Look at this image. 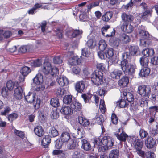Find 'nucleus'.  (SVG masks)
<instances>
[{"label": "nucleus", "instance_id": "nucleus-1", "mask_svg": "<svg viewBox=\"0 0 158 158\" xmlns=\"http://www.w3.org/2000/svg\"><path fill=\"white\" fill-rule=\"evenodd\" d=\"M129 57L127 52H124L122 54V60L121 62V66L125 74L132 75L135 73L136 66L129 63Z\"/></svg>", "mask_w": 158, "mask_h": 158}, {"label": "nucleus", "instance_id": "nucleus-2", "mask_svg": "<svg viewBox=\"0 0 158 158\" xmlns=\"http://www.w3.org/2000/svg\"><path fill=\"white\" fill-rule=\"evenodd\" d=\"M102 144L103 145L99 147L98 151L104 152L113 146L114 140L111 137L104 136L101 139Z\"/></svg>", "mask_w": 158, "mask_h": 158}, {"label": "nucleus", "instance_id": "nucleus-3", "mask_svg": "<svg viewBox=\"0 0 158 158\" xmlns=\"http://www.w3.org/2000/svg\"><path fill=\"white\" fill-rule=\"evenodd\" d=\"M103 73L102 71L96 70L91 75L92 82L96 85H101L103 82Z\"/></svg>", "mask_w": 158, "mask_h": 158}, {"label": "nucleus", "instance_id": "nucleus-4", "mask_svg": "<svg viewBox=\"0 0 158 158\" xmlns=\"http://www.w3.org/2000/svg\"><path fill=\"white\" fill-rule=\"evenodd\" d=\"M139 36L140 37V45L142 47L148 46V40L150 35L148 32L144 30H139Z\"/></svg>", "mask_w": 158, "mask_h": 158}, {"label": "nucleus", "instance_id": "nucleus-5", "mask_svg": "<svg viewBox=\"0 0 158 158\" xmlns=\"http://www.w3.org/2000/svg\"><path fill=\"white\" fill-rule=\"evenodd\" d=\"M151 92V88L149 86L143 85L138 87L137 93L142 97L149 98Z\"/></svg>", "mask_w": 158, "mask_h": 158}, {"label": "nucleus", "instance_id": "nucleus-6", "mask_svg": "<svg viewBox=\"0 0 158 158\" xmlns=\"http://www.w3.org/2000/svg\"><path fill=\"white\" fill-rule=\"evenodd\" d=\"M81 97L84 100L85 103L92 102V101L91 99L92 97L94 99V101L96 104H98V103L99 98L96 95L93 96L91 94H82Z\"/></svg>", "mask_w": 158, "mask_h": 158}, {"label": "nucleus", "instance_id": "nucleus-7", "mask_svg": "<svg viewBox=\"0 0 158 158\" xmlns=\"http://www.w3.org/2000/svg\"><path fill=\"white\" fill-rule=\"evenodd\" d=\"M122 31L127 33H130L134 30L133 26L130 23L127 22H123L120 26Z\"/></svg>", "mask_w": 158, "mask_h": 158}, {"label": "nucleus", "instance_id": "nucleus-8", "mask_svg": "<svg viewBox=\"0 0 158 158\" xmlns=\"http://www.w3.org/2000/svg\"><path fill=\"white\" fill-rule=\"evenodd\" d=\"M110 28V26L108 25L104 26L101 29V31L103 35L106 37H111L114 35L115 33V30L114 29H112L110 31V34H107L105 35V32H106L108 29Z\"/></svg>", "mask_w": 158, "mask_h": 158}, {"label": "nucleus", "instance_id": "nucleus-9", "mask_svg": "<svg viewBox=\"0 0 158 158\" xmlns=\"http://www.w3.org/2000/svg\"><path fill=\"white\" fill-rule=\"evenodd\" d=\"M23 90L22 87L18 85L15 86L14 95V97L18 99H20L22 97Z\"/></svg>", "mask_w": 158, "mask_h": 158}, {"label": "nucleus", "instance_id": "nucleus-10", "mask_svg": "<svg viewBox=\"0 0 158 158\" xmlns=\"http://www.w3.org/2000/svg\"><path fill=\"white\" fill-rule=\"evenodd\" d=\"M122 95L124 99L127 101L129 102H132L134 100L132 94L130 92H127V90H124L121 92V96Z\"/></svg>", "mask_w": 158, "mask_h": 158}, {"label": "nucleus", "instance_id": "nucleus-11", "mask_svg": "<svg viewBox=\"0 0 158 158\" xmlns=\"http://www.w3.org/2000/svg\"><path fill=\"white\" fill-rule=\"evenodd\" d=\"M121 17L123 22H131L134 19V17L132 15L124 12L122 14Z\"/></svg>", "mask_w": 158, "mask_h": 158}, {"label": "nucleus", "instance_id": "nucleus-12", "mask_svg": "<svg viewBox=\"0 0 158 158\" xmlns=\"http://www.w3.org/2000/svg\"><path fill=\"white\" fill-rule=\"evenodd\" d=\"M145 143L147 148H152L155 146L156 141L152 137L148 136L145 140Z\"/></svg>", "mask_w": 158, "mask_h": 158}, {"label": "nucleus", "instance_id": "nucleus-13", "mask_svg": "<svg viewBox=\"0 0 158 158\" xmlns=\"http://www.w3.org/2000/svg\"><path fill=\"white\" fill-rule=\"evenodd\" d=\"M69 141L66 145L67 148L68 149H74L78 147V143L77 141L71 139Z\"/></svg>", "mask_w": 158, "mask_h": 158}, {"label": "nucleus", "instance_id": "nucleus-14", "mask_svg": "<svg viewBox=\"0 0 158 158\" xmlns=\"http://www.w3.org/2000/svg\"><path fill=\"white\" fill-rule=\"evenodd\" d=\"M85 89L84 81H81L77 82L75 85V90L78 92L82 93Z\"/></svg>", "mask_w": 158, "mask_h": 158}, {"label": "nucleus", "instance_id": "nucleus-15", "mask_svg": "<svg viewBox=\"0 0 158 158\" xmlns=\"http://www.w3.org/2000/svg\"><path fill=\"white\" fill-rule=\"evenodd\" d=\"M57 81L61 86H64L68 84L69 81L66 77L64 76H60L56 79Z\"/></svg>", "mask_w": 158, "mask_h": 158}, {"label": "nucleus", "instance_id": "nucleus-16", "mask_svg": "<svg viewBox=\"0 0 158 158\" xmlns=\"http://www.w3.org/2000/svg\"><path fill=\"white\" fill-rule=\"evenodd\" d=\"M84 154L83 152L80 150H77L73 151L71 156V158H84Z\"/></svg>", "mask_w": 158, "mask_h": 158}, {"label": "nucleus", "instance_id": "nucleus-17", "mask_svg": "<svg viewBox=\"0 0 158 158\" xmlns=\"http://www.w3.org/2000/svg\"><path fill=\"white\" fill-rule=\"evenodd\" d=\"M52 68L51 64L50 62H45L44 63L43 68L42 69V71L44 74H48L50 73Z\"/></svg>", "mask_w": 158, "mask_h": 158}, {"label": "nucleus", "instance_id": "nucleus-18", "mask_svg": "<svg viewBox=\"0 0 158 158\" xmlns=\"http://www.w3.org/2000/svg\"><path fill=\"white\" fill-rule=\"evenodd\" d=\"M33 82L36 85H39L42 84L43 82V75L38 73L37 74L35 77L33 79Z\"/></svg>", "mask_w": 158, "mask_h": 158}, {"label": "nucleus", "instance_id": "nucleus-19", "mask_svg": "<svg viewBox=\"0 0 158 158\" xmlns=\"http://www.w3.org/2000/svg\"><path fill=\"white\" fill-rule=\"evenodd\" d=\"M81 63V59L77 56L72 57L68 61L69 64L71 65L79 64Z\"/></svg>", "mask_w": 158, "mask_h": 158}, {"label": "nucleus", "instance_id": "nucleus-20", "mask_svg": "<svg viewBox=\"0 0 158 158\" xmlns=\"http://www.w3.org/2000/svg\"><path fill=\"white\" fill-rule=\"evenodd\" d=\"M34 131L35 134L39 137H41L44 134V131L41 126H37L35 127Z\"/></svg>", "mask_w": 158, "mask_h": 158}, {"label": "nucleus", "instance_id": "nucleus-21", "mask_svg": "<svg viewBox=\"0 0 158 158\" xmlns=\"http://www.w3.org/2000/svg\"><path fill=\"white\" fill-rule=\"evenodd\" d=\"M81 148L86 151H89L91 149V146L89 143L85 139L81 140Z\"/></svg>", "mask_w": 158, "mask_h": 158}, {"label": "nucleus", "instance_id": "nucleus-22", "mask_svg": "<svg viewBox=\"0 0 158 158\" xmlns=\"http://www.w3.org/2000/svg\"><path fill=\"white\" fill-rule=\"evenodd\" d=\"M122 74V72L121 70L115 69L110 73V76L111 77L114 79H118L120 78Z\"/></svg>", "mask_w": 158, "mask_h": 158}, {"label": "nucleus", "instance_id": "nucleus-23", "mask_svg": "<svg viewBox=\"0 0 158 158\" xmlns=\"http://www.w3.org/2000/svg\"><path fill=\"white\" fill-rule=\"evenodd\" d=\"M150 71V69L148 67H143L140 70L139 74L140 76L146 77L148 76Z\"/></svg>", "mask_w": 158, "mask_h": 158}, {"label": "nucleus", "instance_id": "nucleus-24", "mask_svg": "<svg viewBox=\"0 0 158 158\" xmlns=\"http://www.w3.org/2000/svg\"><path fill=\"white\" fill-rule=\"evenodd\" d=\"M60 139L63 143H67L71 139L70 135L67 132H63L61 135Z\"/></svg>", "mask_w": 158, "mask_h": 158}, {"label": "nucleus", "instance_id": "nucleus-25", "mask_svg": "<svg viewBox=\"0 0 158 158\" xmlns=\"http://www.w3.org/2000/svg\"><path fill=\"white\" fill-rule=\"evenodd\" d=\"M114 135L117 139L121 141H125L128 137V135L123 131H122L120 134L115 133Z\"/></svg>", "mask_w": 158, "mask_h": 158}, {"label": "nucleus", "instance_id": "nucleus-26", "mask_svg": "<svg viewBox=\"0 0 158 158\" xmlns=\"http://www.w3.org/2000/svg\"><path fill=\"white\" fill-rule=\"evenodd\" d=\"M71 108L75 111H80L81 109V104L77 102H73L70 105Z\"/></svg>", "mask_w": 158, "mask_h": 158}, {"label": "nucleus", "instance_id": "nucleus-27", "mask_svg": "<svg viewBox=\"0 0 158 158\" xmlns=\"http://www.w3.org/2000/svg\"><path fill=\"white\" fill-rule=\"evenodd\" d=\"M142 53L144 56H143L147 57L153 56L154 54V52L152 48H147L142 51Z\"/></svg>", "mask_w": 158, "mask_h": 158}, {"label": "nucleus", "instance_id": "nucleus-28", "mask_svg": "<svg viewBox=\"0 0 158 158\" xmlns=\"http://www.w3.org/2000/svg\"><path fill=\"white\" fill-rule=\"evenodd\" d=\"M129 82V80L127 76L122 78L119 81L118 84L121 87L126 86Z\"/></svg>", "mask_w": 158, "mask_h": 158}, {"label": "nucleus", "instance_id": "nucleus-29", "mask_svg": "<svg viewBox=\"0 0 158 158\" xmlns=\"http://www.w3.org/2000/svg\"><path fill=\"white\" fill-rule=\"evenodd\" d=\"M78 121L79 123L83 126H87L90 124V122L89 120L81 116L78 117Z\"/></svg>", "mask_w": 158, "mask_h": 158}, {"label": "nucleus", "instance_id": "nucleus-30", "mask_svg": "<svg viewBox=\"0 0 158 158\" xmlns=\"http://www.w3.org/2000/svg\"><path fill=\"white\" fill-rule=\"evenodd\" d=\"M60 111L61 113L65 115L70 114L73 112L72 109L71 107L65 106L61 108Z\"/></svg>", "mask_w": 158, "mask_h": 158}, {"label": "nucleus", "instance_id": "nucleus-31", "mask_svg": "<svg viewBox=\"0 0 158 158\" xmlns=\"http://www.w3.org/2000/svg\"><path fill=\"white\" fill-rule=\"evenodd\" d=\"M35 96V93L29 92L27 95L25 96V99L27 102L31 103L34 101Z\"/></svg>", "mask_w": 158, "mask_h": 158}, {"label": "nucleus", "instance_id": "nucleus-32", "mask_svg": "<svg viewBox=\"0 0 158 158\" xmlns=\"http://www.w3.org/2000/svg\"><path fill=\"white\" fill-rule=\"evenodd\" d=\"M119 156V151L117 149L112 150L110 152L109 158H118Z\"/></svg>", "mask_w": 158, "mask_h": 158}, {"label": "nucleus", "instance_id": "nucleus-33", "mask_svg": "<svg viewBox=\"0 0 158 158\" xmlns=\"http://www.w3.org/2000/svg\"><path fill=\"white\" fill-rule=\"evenodd\" d=\"M120 40L123 44H125L130 41V39L128 35L125 34H123L120 36Z\"/></svg>", "mask_w": 158, "mask_h": 158}, {"label": "nucleus", "instance_id": "nucleus-34", "mask_svg": "<svg viewBox=\"0 0 158 158\" xmlns=\"http://www.w3.org/2000/svg\"><path fill=\"white\" fill-rule=\"evenodd\" d=\"M139 51V48L137 46H131L129 48V52L133 56L136 55Z\"/></svg>", "mask_w": 158, "mask_h": 158}, {"label": "nucleus", "instance_id": "nucleus-35", "mask_svg": "<svg viewBox=\"0 0 158 158\" xmlns=\"http://www.w3.org/2000/svg\"><path fill=\"white\" fill-rule=\"evenodd\" d=\"M141 65L143 67H147L149 63V60L147 57L143 56L140 59Z\"/></svg>", "mask_w": 158, "mask_h": 158}, {"label": "nucleus", "instance_id": "nucleus-36", "mask_svg": "<svg viewBox=\"0 0 158 158\" xmlns=\"http://www.w3.org/2000/svg\"><path fill=\"white\" fill-rule=\"evenodd\" d=\"M48 134L50 137H55L58 135V132L57 130L53 127L50 129Z\"/></svg>", "mask_w": 158, "mask_h": 158}, {"label": "nucleus", "instance_id": "nucleus-37", "mask_svg": "<svg viewBox=\"0 0 158 158\" xmlns=\"http://www.w3.org/2000/svg\"><path fill=\"white\" fill-rule=\"evenodd\" d=\"M105 53L108 59L111 58L114 55V50L110 48H107L105 51Z\"/></svg>", "mask_w": 158, "mask_h": 158}, {"label": "nucleus", "instance_id": "nucleus-38", "mask_svg": "<svg viewBox=\"0 0 158 158\" xmlns=\"http://www.w3.org/2000/svg\"><path fill=\"white\" fill-rule=\"evenodd\" d=\"M110 44L114 47H117L119 45V40L115 38H111L109 41Z\"/></svg>", "mask_w": 158, "mask_h": 158}, {"label": "nucleus", "instance_id": "nucleus-39", "mask_svg": "<svg viewBox=\"0 0 158 158\" xmlns=\"http://www.w3.org/2000/svg\"><path fill=\"white\" fill-rule=\"evenodd\" d=\"M30 71V68L26 66L22 67L20 71L21 73L24 76H27Z\"/></svg>", "mask_w": 158, "mask_h": 158}, {"label": "nucleus", "instance_id": "nucleus-40", "mask_svg": "<svg viewBox=\"0 0 158 158\" xmlns=\"http://www.w3.org/2000/svg\"><path fill=\"white\" fill-rule=\"evenodd\" d=\"M10 91L6 89L5 87H3L1 90V93L2 96L4 98H7L9 97Z\"/></svg>", "mask_w": 158, "mask_h": 158}, {"label": "nucleus", "instance_id": "nucleus-41", "mask_svg": "<svg viewBox=\"0 0 158 158\" xmlns=\"http://www.w3.org/2000/svg\"><path fill=\"white\" fill-rule=\"evenodd\" d=\"M49 135H46L42 140V143L43 146H45L49 144L51 141Z\"/></svg>", "mask_w": 158, "mask_h": 158}, {"label": "nucleus", "instance_id": "nucleus-42", "mask_svg": "<svg viewBox=\"0 0 158 158\" xmlns=\"http://www.w3.org/2000/svg\"><path fill=\"white\" fill-rule=\"evenodd\" d=\"M41 102V101L40 98H36L35 97L32 102L34 107L35 109H38L40 108Z\"/></svg>", "mask_w": 158, "mask_h": 158}, {"label": "nucleus", "instance_id": "nucleus-43", "mask_svg": "<svg viewBox=\"0 0 158 158\" xmlns=\"http://www.w3.org/2000/svg\"><path fill=\"white\" fill-rule=\"evenodd\" d=\"M30 48V45H24L21 46L18 49V51L19 52L25 53L29 50Z\"/></svg>", "mask_w": 158, "mask_h": 158}, {"label": "nucleus", "instance_id": "nucleus-44", "mask_svg": "<svg viewBox=\"0 0 158 158\" xmlns=\"http://www.w3.org/2000/svg\"><path fill=\"white\" fill-rule=\"evenodd\" d=\"M112 14L110 12H106V14L103 15L102 19L104 21H108L112 17Z\"/></svg>", "mask_w": 158, "mask_h": 158}, {"label": "nucleus", "instance_id": "nucleus-45", "mask_svg": "<svg viewBox=\"0 0 158 158\" xmlns=\"http://www.w3.org/2000/svg\"><path fill=\"white\" fill-rule=\"evenodd\" d=\"M50 104L51 105L55 107H56L60 106L58 99L57 98H53L51 99Z\"/></svg>", "mask_w": 158, "mask_h": 158}, {"label": "nucleus", "instance_id": "nucleus-46", "mask_svg": "<svg viewBox=\"0 0 158 158\" xmlns=\"http://www.w3.org/2000/svg\"><path fill=\"white\" fill-rule=\"evenodd\" d=\"M72 101V96L71 95H65L63 98V102L65 104H69Z\"/></svg>", "mask_w": 158, "mask_h": 158}, {"label": "nucleus", "instance_id": "nucleus-47", "mask_svg": "<svg viewBox=\"0 0 158 158\" xmlns=\"http://www.w3.org/2000/svg\"><path fill=\"white\" fill-rule=\"evenodd\" d=\"M93 143L94 146L97 147L98 149L99 147L102 146V145L101 139L100 137L96 138L94 139Z\"/></svg>", "mask_w": 158, "mask_h": 158}, {"label": "nucleus", "instance_id": "nucleus-48", "mask_svg": "<svg viewBox=\"0 0 158 158\" xmlns=\"http://www.w3.org/2000/svg\"><path fill=\"white\" fill-rule=\"evenodd\" d=\"M134 143L135 148L136 150L141 149L143 145V143L142 141L137 139Z\"/></svg>", "mask_w": 158, "mask_h": 158}, {"label": "nucleus", "instance_id": "nucleus-49", "mask_svg": "<svg viewBox=\"0 0 158 158\" xmlns=\"http://www.w3.org/2000/svg\"><path fill=\"white\" fill-rule=\"evenodd\" d=\"M64 90L60 87H59L55 90V93L56 95L59 98L61 97L64 94Z\"/></svg>", "mask_w": 158, "mask_h": 158}, {"label": "nucleus", "instance_id": "nucleus-50", "mask_svg": "<svg viewBox=\"0 0 158 158\" xmlns=\"http://www.w3.org/2000/svg\"><path fill=\"white\" fill-rule=\"evenodd\" d=\"M18 85L17 84L15 85L12 81L10 80L8 81L6 83V87L10 91L12 90L15 86Z\"/></svg>", "mask_w": 158, "mask_h": 158}, {"label": "nucleus", "instance_id": "nucleus-51", "mask_svg": "<svg viewBox=\"0 0 158 158\" xmlns=\"http://www.w3.org/2000/svg\"><path fill=\"white\" fill-rule=\"evenodd\" d=\"M98 48L100 50L103 51L107 47V44L105 41L103 40H100L99 43Z\"/></svg>", "mask_w": 158, "mask_h": 158}, {"label": "nucleus", "instance_id": "nucleus-52", "mask_svg": "<svg viewBox=\"0 0 158 158\" xmlns=\"http://www.w3.org/2000/svg\"><path fill=\"white\" fill-rule=\"evenodd\" d=\"M81 54L84 56L89 57L90 54L89 49L86 47L83 48L81 50Z\"/></svg>", "mask_w": 158, "mask_h": 158}, {"label": "nucleus", "instance_id": "nucleus-53", "mask_svg": "<svg viewBox=\"0 0 158 158\" xmlns=\"http://www.w3.org/2000/svg\"><path fill=\"white\" fill-rule=\"evenodd\" d=\"M128 105L125 100L121 99V100L117 102V105H119L120 108H124Z\"/></svg>", "mask_w": 158, "mask_h": 158}, {"label": "nucleus", "instance_id": "nucleus-54", "mask_svg": "<svg viewBox=\"0 0 158 158\" xmlns=\"http://www.w3.org/2000/svg\"><path fill=\"white\" fill-rule=\"evenodd\" d=\"M95 120L96 123L101 124L103 121V116L102 115H97L95 119Z\"/></svg>", "mask_w": 158, "mask_h": 158}, {"label": "nucleus", "instance_id": "nucleus-55", "mask_svg": "<svg viewBox=\"0 0 158 158\" xmlns=\"http://www.w3.org/2000/svg\"><path fill=\"white\" fill-rule=\"evenodd\" d=\"M139 134L140 138L142 139L146 137L148 135L147 132L142 128L140 129L139 131Z\"/></svg>", "mask_w": 158, "mask_h": 158}, {"label": "nucleus", "instance_id": "nucleus-56", "mask_svg": "<svg viewBox=\"0 0 158 158\" xmlns=\"http://www.w3.org/2000/svg\"><path fill=\"white\" fill-rule=\"evenodd\" d=\"M53 62L56 64H60L62 62V59L59 56H56L53 59Z\"/></svg>", "mask_w": 158, "mask_h": 158}, {"label": "nucleus", "instance_id": "nucleus-57", "mask_svg": "<svg viewBox=\"0 0 158 158\" xmlns=\"http://www.w3.org/2000/svg\"><path fill=\"white\" fill-rule=\"evenodd\" d=\"M139 103L141 107L146 106L148 104V100L145 98H141L139 101Z\"/></svg>", "mask_w": 158, "mask_h": 158}, {"label": "nucleus", "instance_id": "nucleus-58", "mask_svg": "<svg viewBox=\"0 0 158 158\" xmlns=\"http://www.w3.org/2000/svg\"><path fill=\"white\" fill-rule=\"evenodd\" d=\"M18 117V115L15 113H13L9 114L8 116V120L10 122H12L15 119Z\"/></svg>", "mask_w": 158, "mask_h": 158}, {"label": "nucleus", "instance_id": "nucleus-59", "mask_svg": "<svg viewBox=\"0 0 158 158\" xmlns=\"http://www.w3.org/2000/svg\"><path fill=\"white\" fill-rule=\"evenodd\" d=\"M50 73L51 75L53 76H56L58 74V69L56 67H52Z\"/></svg>", "mask_w": 158, "mask_h": 158}, {"label": "nucleus", "instance_id": "nucleus-60", "mask_svg": "<svg viewBox=\"0 0 158 158\" xmlns=\"http://www.w3.org/2000/svg\"><path fill=\"white\" fill-rule=\"evenodd\" d=\"M73 29L71 28H68L66 30L65 35L69 37L73 38Z\"/></svg>", "mask_w": 158, "mask_h": 158}, {"label": "nucleus", "instance_id": "nucleus-61", "mask_svg": "<svg viewBox=\"0 0 158 158\" xmlns=\"http://www.w3.org/2000/svg\"><path fill=\"white\" fill-rule=\"evenodd\" d=\"M63 142L61 140L57 139L56 141L55 147L56 148L60 149L62 148Z\"/></svg>", "mask_w": 158, "mask_h": 158}, {"label": "nucleus", "instance_id": "nucleus-62", "mask_svg": "<svg viewBox=\"0 0 158 158\" xmlns=\"http://www.w3.org/2000/svg\"><path fill=\"white\" fill-rule=\"evenodd\" d=\"M110 61L111 62L112 64H115L117 63L119 60L118 58L116 56H113L110 58H109Z\"/></svg>", "mask_w": 158, "mask_h": 158}, {"label": "nucleus", "instance_id": "nucleus-63", "mask_svg": "<svg viewBox=\"0 0 158 158\" xmlns=\"http://www.w3.org/2000/svg\"><path fill=\"white\" fill-rule=\"evenodd\" d=\"M59 116V114L57 112L56 110H54L52 111L51 114V117L52 119H54L58 118Z\"/></svg>", "mask_w": 158, "mask_h": 158}, {"label": "nucleus", "instance_id": "nucleus-64", "mask_svg": "<svg viewBox=\"0 0 158 158\" xmlns=\"http://www.w3.org/2000/svg\"><path fill=\"white\" fill-rule=\"evenodd\" d=\"M155 156L154 153L150 152H147L145 153L144 158H155Z\"/></svg>", "mask_w": 158, "mask_h": 158}]
</instances>
